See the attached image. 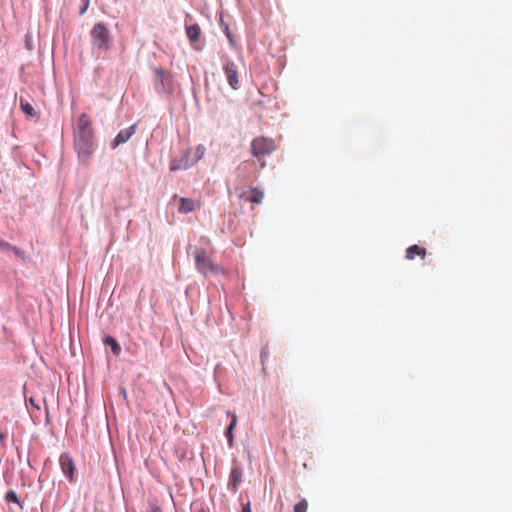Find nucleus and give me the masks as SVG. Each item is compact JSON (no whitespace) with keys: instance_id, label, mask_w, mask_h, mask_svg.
I'll return each mask as SVG.
<instances>
[{"instance_id":"nucleus-5","label":"nucleus","mask_w":512,"mask_h":512,"mask_svg":"<svg viewBox=\"0 0 512 512\" xmlns=\"http://www.w3.org/2000/svg\"><path fill=\"white\" fill-rule=\"evenodd\" d=\"M173 200H178V212L183 214L190 213L200 206L199 202L191 198L178 197L177 195H174Z\"/></svg>"},{"instance_id":"nucleus-19","label":"nucleus","mask_w":512,"mask_h":512,"mask_svg":"<svg viewBox=\"0 0 512 512\" xmlns=\"http://www.w3.org/2000/svg\"><path fill=\"white\" fill-rule=\"evenodd\" d=\"M308 509V502L305 499L300 500L295 506H294V512H307Z\"/></svg>"},{"instance_id":"nucleus-18","label":"nucleus","mask_w":512,"mask_h":512,"mask_svg":"<svg viewBox=\"0 0 512 512\" xmlns=\"http://www.w3.org/2000/svg\"><path fill=\"white\" fill-rule=\"evenodd\" d=\"M205 152H206V148L204 147V145H202V144L198 145L195 149V158L192 160L193 164L195 162H197L198 160L202 159L203 156L205 155Z\"/></svg>"},{"instance_id":"nucleus-4","label":"nucleus","mask_w":512,"mask_h":512,"mask_svg":"<svg viewBox=\"0 0 512 512\" xmlns=\"http://www.w3.org/2000/svg\"><path fill=\"white\" fill-rule=\"evenodd\" d=\"M91 37L97 48L107 50L110 47V34L104 24H96L91 31Z\"/></svg>"},{"instance_id":"nucleus-1","label":"nucleus","mask_w":512,"mask_h":512,"mask_svg":"<svg viewBox=\"0 0 512 512\" xmlns=\"http://www.w3.org/2000/svg\"><path fill=\"white\" fill-rule=\"evenodd\" d=\"M74 144L79 158L82 161H87L93 153L94 132L90 117L86 113L79 116L74 134Z\"/></svg>"},{"instance_id":"nucleus-27","label":"nucleus","mask_w":512,"mask_h":512,"mask_svg":"<svg viewBox=\"0 0 512 512\" xmlns=\"http://www.w3.org/2000/svg\"><path fill=\"white\" fill-rule=\"evenodd\" d=\"M151 512H162L161 508L157 505L151 507Z\"/></svg>"},{"instance_id":"nucleus-7","label":"nucleus","mask_w":512,"mask_h":512,"mask_svg":"<svg viewBox=\"0 0 512 512\" xmlns=\"http://www.w3.org/2000/svg\"><path fill=\"white\" fill-rule=\"evenodd\" d=\"M59 461H60V466H61L62 472L68 477V479L70 481H72L73 476H74V470H75V466H74V462H73L72 458L68 454L63 453L60 456Z\"/></svg>"},{"instance_id":"nucleus-3","label":"nucleus","mask_w":512,"mask_h":512,"mask_svg":"<svg viewBox=\"0 0 512 512\" xmlns=\"http://www.w3.org/2000/svg\"><path fill=\"white\" fill-rule=\"evenodd\" d=\"M276 149V145L271 138L257 137L251 143V153L260 160L262 157L271 154Z\"/></svg>"},{"instance_id":"nucleus-16","label":"nucleus","mask_w":512,"mask_h":512,"mask_svg":"<svg viewBox=\"0 0 512 512\" xmlns=\"http://www.w3.org/2000/svg\"><path fill=\"white\" fill-rule=\"evenodd\" d=\"M252 196L247 198V201L255 204H259L262 202L264 194L258 188H251Z\"/></svg>"},{"instance_id":"nucleus-17","label":"nucleus","mask_w":512,"mask_h":512,"mask_svg":"<svg viewBox=\"0 0 512 512\" xmlns=\"http://www.w3.org/2000/svg\"><path fill=\"white\" fill-rule=\"evenodd\" d=\"M20 107L25 114H27L29 116L36 115V112H35L33 106L29 102L24 101L23 99L20 100Z\"/></svg>"},{"instance_id":"nucleus-26","label":"nucleus","mask_w":512,"mask_h":512,"mask_svg":"<svg viewBox=\"0 0 512 512\" xmlns=\"http://www.w3.org/2000/svg\"><path fill=\"white\" fill-rule=\"evenodd\" d=\"M225 30H226L225 32H226V35H227L229 41L232 42V35H231L230 30H229V27L227 26Z\"/></svg>"},{"instance_id":"nucleus-25","label":"nucleus","mask_w":512,"mask_h":512,"mask_svg":"<svg viewBox=\"0 0 512 512\" xmlns=\"http://www.w3.org/2000/svg\"><path fill=\"white\" fill-rule=\"evenodd\" d=\"M29 403L34 406L35 408L37 409H40V406L38 404L35 403V400L31 397L29 398Z\"/></svg>"},{"instance_id":"nucleus-10","label":"nucleus","mask_w":512,"mask_h":512,"mask_svg":"<svg viewBox=\"0 0 512 512\" xmlns=\"http://www.w3.org/2000/svg\"><path fill=\"white\" fill-rule=\"evenodd\" d=\"M416 256L424 259L426 256V249L416 244L408 247L405 255L406 259L413 260Z\"/></svg>"},{"instance_id":"nucleus-13","label":"nucleus","mask_w":512,"mask_h":512,"mask_svg":"<svg viewBox=\"0 0 512 512\" xmlns=\"http://www.w3.org/2000/svg\"><path fill=\"white\" fill-rule=\"evenodd\" d=\"M186 34L192 43L197 42L201 34L200 26L198 24H193L186 27Z\"/></svg>"},{"instance_id":"nucleus-20","label":"nucleus","mask_w":512,"mask_h":512,"mask_svg":"<svg viewBox=\"0 0 512 512\" xmlns=\"http://www.w3.org/2000/svg\"><path fill=\"white\" fill-rule=\"evenodd\" d=\"M5 499L7 502H14L20 504L18 496L15 491L10 490L6 493Z\"/></svg>"},{"instance_id":"nucleus-12","label":"nucleus","mask_w":512,"mask_h":512,"mask_svg":"<svg viewBox=\"0 0 512 512\" xmlns=\"http://www.w3.org/2000/svg\"><path fill=\"white\" fill-rule=\"evenodd\" d=\"M0 250L1 251H11L18 257H20L23 260H27L28 257L26 256L25 252L20 250L19 248L11 245L10 243L6 242L5 240L0 239Z\"/></svg>"},{"instance_id":"nucleus-22","label":"nucleus","mask_w":512,"mask_h":512,"mask_svg":"<svg viewBox=\"0 0 512 512\" xmlns=\"http://www.w3.org/2000/svg\"><path fill=\"white\" fill-rule=\"evenodd\" d=\"M81 1H82L83 5H82V7L80 9V14L82 15V14H84L87 11V9L89 7L90 0H81Z\"/></svg>"},{"instance_id":"nucleus-8","label":"nucleus","mask_w":512,"mask_h":512,"mask_svg":"<svg viewBox=\"0 0 512 512\" xmlns=\"http://www.w3.org/2000/svg\"><path fill=\"white\" fill-rule=\"evenodd\" d=\"M190 152H186L180 159H173L170 162V171L175 172L178 170H186L193 165L189 160Z\"/></svg>"},{"instance_id":"nucleus-21","label":"nucleus","mask_w":512,"mask_h":512,"mask_svg":"<svg viewBox=\"0 0 512 512\" xmlns=\"http://www.w3.org/2000/svg\"><path fill=\"white\" fill-rule=\"evenodd\" d=\"M155 73L156 75L161 79V81L163 82L165 76H166V72L163 68H156L155 69Z\"/></svg>"},{"instance_id":"nucleus-6","label":"nucleus","mask_w":512,"mask_h":512,"mask_svg":"<svg viewBox=\"0 0 512 512\" xmlns=\"http://www.w3.org/2000/svg\"><path fill=\"white\" fill-rule=\"evenodd\" d=\"M224 72L231 88L235 90L238 89L239 81L236 64L233 62H227L224 65Z\"/></svg>"},{"instance_id":"nucleus-15","label":"nucleus","mask_w":512,"mask_h":512,"mask_svg":"<svg viewBox=\"0 0 512 512\" xmlns=\"http://www.w3.org/2000/svg\"><path fill=\"white\" fill-rule=\"evenodd\" d=\"M104 344L107 345V346H110L113 353L115 355H119L120 352H121V347L120 345L118 344V342L116 341L115 338H113L112 336H107L105 339H104Z\"/></svg>"},{"instance_id":"nucleus-23","label":"nucleus","mask_w":512,"mask_h":512,"mask_svg":"<svg viewBox=\"0 0 512 512\" xmlns=\"http://www.w3.org/2000/svg\"><path fill=\"white\" fill-rule=\"evenodd\" d=\"M242 512H252L250 503H247L246 505L243 506Z\"/></svg>"},{"instance_id":"nucleus-2","label":"nucleus","mask_w":512,"mask_h":512,"mask_svg":"<svg viewBox=\"0 0 512 512\" xmlns=\"http://www.w3.org/2000/svg\"><path fill=\"white\" fill-rule=\"evenodd\" d=\"M194 259L196 268L199 272L204 275L207 274H218L223 272V269L216 263H214L206 254L203 249H196L194 252Z\"/></svg>"},{"instance_id":"nucleus-9","label":"nucleus","mask_w":512,"mask_h":512,"mask_svg":"<svg viewBox=\"0 0 512 512\" xmlns=\"http://www.w3.org/2000/svg\"><path fill=\"white\" fill-rule=\"evenodd\" d=\"M135 133V125H132L126 129L121 130L114 139L113 147H117L120 144L125 143Z\"/></svg>"},{"instance_id":"nucleus-24","label":"nucleus","mask_w":512,"mask_h":512,"mask_svg":"<svg viewBox=\"0 0 512 512\" xmlns=\"http://www.w3.org/2000/svg\"><path fill=\"white\" fill-rule=\"evenodd\" d=\"M5 435L3 432L0 431V446H5Z\"/></svg>"},{"instance_id":"nucleus-14","label":"nucleus","mask_w":512,"mask_h":512,"mask_svg":"<svg viewBox=\"0 0 512 512\" xmlns=\"http://www.w3.org/2000/svg\"><path fill=\"white\" fill-rule=\"evenodd\" d=\"M236 423H237V416L235 414H232L231 423L227 427L226 433H225L227 441H228V444L230 446L233 445V429L236 426Z\"/></svg>"},{"instance_id":"nucleus-11","label":"nucleus","mask_w":512,"mask_h":512,"mask_svg":"<svg viewBox=\"0 0 512 512\" xmlns=\"http://www.w3.org/2000/svg\"><path fill=\"white\" fill-rule=\"evenodd\" d=\"M242 480V470L239 467L232 468L230 472L229 486L235 492Z\"/></svg>"}]
</instances>
